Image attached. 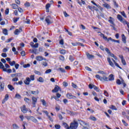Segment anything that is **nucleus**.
<instances>
[{"mask_svg":"<svg viewBox=\"0 0 129 129\" xmlns=\"http://www.w3.org/2000/svg\"><path fill=\"white\" fill-rule=\"evenodd\" d=\"M78 127V123L76 120H74L70 123V129H76Z\"/></svg>","mask_w":129,"mask_h":129,"instance_id":"1","label":"nucleus"},{"mask_svg":"<svg viewBox=\"0 0 129 129\" xmlns=\"http://www.w3.org/2000/svg\"><path fill=\"white\" fill-rule=\"evenodd\" d=\"M21 110L22 112H23V113H27V112H28V111L30 112V113H32V111L31 110V109H30L29 108L28 109L27 108V107H26V106L25 105H23L21 107Z\"/></svg>","mask_w":129,"mask_h":129,"instance_id":"2","label":"nucleus"},{"mask_svg":"<svg viewBox=\"0 0 129 129\" xmlns=\"http://www.w3.org/2000/svg\"><path fill=\"white\" fill-rule=\"evenodd\" d=\"M96 77L97 78V79H99L101 81H109V80L108 78L103 76L102 77H100L99 75H96Z\"/></svg>","mask_w":129,"mask_h":129,"instance_id":"3","label":"nucleus"},{"mask_svg":"<svg viewBox=\"0 0 129 129\" xmlns=\"http://www.w3.org/2000/svg\"><path fill=\"white\" fill-rule=\"evenodd\" d=\"M45 22L47 23L48 25H50V24L53 23V20H52V17L51 16H47L45 18Z\"/></svg>","mask_w":129,"mask_h":129,"instance_id":"4","label":"nucleus"},{"mask_svg":"<svg viewBox=\"0 0 129 129\" xmlns=\"http://www.w3.org/2000/svg\"><path fill=\"white\" fill-rule=\"evenodd\" d=\"M89 88L90 89H92V88H94V89L96 90L97 92H99V89L98 88L93 84H89Z\"/></svg>","mask_w":129,"mask_h":129,"instance_id":"5","label":"nucleus"},{"mask_svg":"<svg viewBox=\"0 0 129 129\" xmlns=\"http://www.w3.org/2000/svg\"><path fill=\"white\" fill-rule=\"evenodd\" d=\"M117 18L118 19V20H119V21H120V22H121V23H122V24H125V22H126V21L124 20V19H123V18H122V17L120 15L118 14L117 15Z\"/></svg>","mask_w":129,"mask_h":129,"instance_id":"6","label":"nucleus"},{"mask_svg":"<svg viewBox=\"0 0 129 129\" xmlns=\"http://www.w3.org/2000/svg\"><path fill=\"white\" fill-rule=\"evenodd\" d=\"M58 91H61V88H60L58 86H55L54 89L52 90V92H58Z\"/></svg>","mask_w":129,"mask_h":129,"instance_id":"7","label":"nucleus"},{"mask_svg":"<svg viewBox=\"0 0 129 129\" xmlns=\"http://www.w3.org/2000/svg\"><path fill=\"white\" fill-rule=\"evenodd\" d=\"M32 104L33 105V107H35L36 103H37V98L33 96L32 97Z\"/></svg>","mask_w":129,"mask_h":129,"instance_id":"8","label":"nucleus"},{"mask_svg":"<svg viewBox=\"0 0 129 129\" xmlns=\"http://www.w3.org/2000/svg\"><path fill=\"white\" fill-rule=\"evenodd\" d=\"M36 59L37 61H43V60H44V61H46L47 60L45 58L43 57V56H36Z\"/></svg>","mask_w":129,"mask_h":129,"instance_id":"9","label":"nucleus"},{"mask_svg":"<svg viewBox=\"0 0 129 129\" xmlns=\"http://www.w3.org/2000/svg\"><path fill=\"white\" fill-rule=\"evenodd\" d=\"M67 97L69 98V99H74V98H76V97L73 96L71 93H68L67 94Z\"/></svg>","mask_w":129,"mask_h":129,"instance_id":"10","label":"nucleus"},{"mask_svg":"<svg viewBox=\"0 0 129 129\" xmlns=\"http://www.w3.org/2000/svg\"><path fill=\"white\" fill-rule=\"evenodd\" d=\"M109 19L108 22L110 23V24H111V25H113V26H115V24H114V19L111 17H110Z\"/></svg>","mask_w":129,"mask_h":129,"instance_id":"11","label":"nucleus"},{"mask_svg":"<svg viewBox=\"0 0 129 129\" xmlns=\"http://www.w3.org/2000/svg\"><path fill=\"white\" fill-rule=\"evenodd\" d=\"M25 84L26 85H30V82H31V79L29 77H27L26 80L24 81Z\"/></svg>","mask_w":129,"mask_h":129,"instance_id":"12","label":"nucleus"},{"mask_svg":"<svg viewBox=\"0 0 129 129\" xmlns=\"http://www.w3.org/2000/svg\"><path fill=\"white\" fill-rule=\"evenodd\" d=\"M107 61L110 66H111L113 68H114V64H113V62L111 61V59L109 57L107 58Z\"/></svg>","mask_w":129,"mask_h":129,"instance_id":"13","label":"nucleus"},{"mask_svg":"<svg viewBox=\"0 0 129 129\" xmlns=\"http://www.w3.org/2000/svg\"><path fill=\"white\" fill-rule=\"evenodd\" d=\"M27 93H29V94H39V91L38 90H36V91H29Z\"/></svg>","mask_w":129,"mask_h":129,"instance_id":"14","label":"nucleus"},{"mask_svg":"<svg viewBox=\"0 0 129 129\" xmlns=\"http://www.w3.org/2000/svg\"><path fill=\"white\" fill-rule=\"evenodd\" d=\"M86 54L87 55V57L88 59H89V60H90V59H92V58H94V55H93L92 54H90L88 52H87Z\"/></svg>","mask_w":129,"mask_h":129,"instance_id":"15","label":"nucleus"},{"mask_svg":"<svg viewBox=\"0 0 129 129\" xmlns=\"http://www.w3.org/2000/svg\"><path fill=\"white\" fill-rule=\"evenodd\" d=\"M23 32V30H22V28H19V29H16L14 32L15 35H19L20 33H22Z\"/></svg>","mask_w":129,"mask_h":129,"instance_id":"16","label":"nucleus"},{"mask_svg":"<svg viewBox=\"0 0 129 129\" xmlns=\"http://www.w3.org/2000/svg\"><path fill=\"white\" fill-rule=\"evenodd\" d=\"M0 69H2L3 71H7V69L5 68V66L2 62L0 61Z\"/></svg>","mask_w":129,"mask_h":129,"instance_id":"17","label":"nucleus"},{"mask_svg":"<svg viewBox=\"0 0 129 129\" xmlns=\"http://www.w3.org/2000/svg\"><path fill=\"white\" fill-rule=\"evenodd\" d=\"M103 7H104V8H105L106 9H111V7H110V6L108 4H107V3H104L103 4H102Z\"/></svg>","mask_w":129,"mask_h":129,"instance_id":"18","label":"nucleus"},{"mask_svg":"<svg viewBox=\"0 0 129 129\" xmlns=\"http://www.w3.org/2000/svg\"><path fill=\"white\" fill-rule=\"evenodd\" d=\"M8 99H9V94H6L5 95L4 99L2 101V103H3V104L5 103V102H6V101H7L8 100Z\"/></svg>","mask_w":129,"mask_h":129,"instance_id":"19","label":"nucleus"},{"mask_svg":"<svg viewBox=\"0 0 129 129\" xmlns=\"http://www.w3.org/2000/svg\"><path fill=\"white\" fill-rule=\"evenodd\" d=\"M122 41L124 44L126 43V38L124 36V34L122 35Z\"/></svg>","mask_w":129,"mask_h":129,"instance_id":"20","label":"nucleus"},{"mask_svg":"<svg viewBox=\"0 0 129 129\" xmlns=\"http://www.w3.org/2000/svg\"><path fill=\"white\" fill-rule=\"evenodd\" d=\"M109 81H112L114 80V77H113V75L111 74L109 75L108 77Z\"/></svg>","mask_w":129,"mask_h":129,"instance_id":"21","label":"nucleus"},{"mask_svg":"<svg viewBox=\"0 0 129 129\" xmlns=\"http://www.w3.org/2000/svg\"><path fill=\"white\" fill-rule=\"evenodd\" d=\"M99 34L100 33V34L99 35L100 36V37H101L102 38H103V39L104 40H107V37H105V36H104V34L101 33V32H98Z\"/></svg>","mask_w":129,"mask_h":129,"instance_id":"22","label":"nucleus"},{"mask_svg":"<svg viewBox=\"0 0 129 129\" xmlns=\"http://www.w3.org/2000/svg\"><path fill=\"white\" fill-rule=\"evenodd\" d=\"M41 64L44 67H47V66H48V62H47L46 61H43L41 62Z\"/></svg>","mask_w":129,"mask_h":129,"instance_id":"23","label":"nucleus"},{"mask_svg":"<svg viewBox=\"0 0 129 129\" xmlns=\"http://www.w3.org/2000/svg\"><path fill=\"white\" fill-rule=\"evenodd\" d=\"M12 7L14 10H17L19 6H18V5L16 4H12Z\"/></svg>","mask_w":129,"mask_h":129,"instance_id":"24","label":"nucleus"},{"mask_svg":"<svg viewBox=\"0 0 129 129\" xmlns=\"http://www.w3.org/2000/svg\"><path fill=\"white\" fill-rule=\"evenodd\" d=\"M112 60H113V62L115 66H116L118 68H120V69H121V68L120 67L119 65H118V63H116V62L115 61V60H114V59H113V58H112Z\"/></svg>","mask_w":129,"mask_h":129,"instance_id":"25","label":"nucleus"},{"mask_svg":"<svg viewBox=\"0 0 129 129\" xmlns=\"http://www.w3.org/2000/svg\"><path fill=\"white\" fill-rule=\"evenodd\" d=\"M24 101L27 102V103H28V104L31 103V100L28 98H24Z\"/></svg>","mask_w":129,"mask_h":129,"instance_id":"26","label":"nucleus"},{"mask_svg":"<svg viewBox=\"0 0 129 129\" xmlns=\"http://www.w3.org/2000/svg\"><path fill=\"white\" fill-rule=\"evenodd\" d=\"M63 125L64 126V127L66 129H70V126H69V125H68L66 122H63Z\"/></svg>","mask_w":129,"mask_h":129,"instance_id":"27","label":"nucleus"},{"mask_svg":"<svg viewBox=\"0 0 129 129\" xmlns=\"http://www.w3.org/2000/svg\"><path fill=\"white\" fill-rule=\"evenodd\" d=\"M109 108H110V109H112L113 110H117V109L115 106H113V105H110Z\"/></svg>","mask_w":129,"mask_h":129,"instance_id":"28","label":"nucleus"},{"mask_svg":"<svg viewBox=\"0 0 129 129\" xmlns=\"http://www.w3.org/2000/svg\"><path fill=\"white\" fill-rule=\"evenodd\" d=\"M31 120L32 121H33V122H38V120H37V119L36 118H35L34 116H32L31 117Z\"/></svg>","mask_w":129,"mask_h":129,"instance_id":"29","label":"nucleus"},{"mask_svg":"<svg viewBox=\"0 0 129 129\" xmlns=\"http://www.w3.org/2000/svg\"><path fill=\"white\" fill-rule=\"evenodd\" d=\"M8 88L10 90H14L15 89V88L12 85H8Z\"/></svg>","mask_w":129,"mask_h":129,"instance_id":"30","label":"nucleus"},{"mask_svg":"<svg viewBox=\"0 0 129 129\" xmlns=\"http://www.w3.org/2000/svg\"><path fill=\"white\" fill-rule=\"evenodd\" d=\"M59 53L62 55H65L66 54V50L65 49H61L59 51Z\"/></svg>","mask_w":129,"mask_h":129,"instance_id":"31","label":"nucleus"},{"mask_svg":"<svg viewBox=\"0 0 129 129\" xmlns=\"http://www.w3.org/2000/svg\"><path fill=\"white\" fill-rule=\"evenodd\" d=\"M13 129H19V128H20L19 126L16 123H14V124H13Z\"/></svg>","mask_w":129,"mask_h":129,"instance_id":"32","label":"nucleus"},{"mask_svg":"<svg viewBox=\"0 0 129 129\" xmlns=\"http://www.w3.org/2000/svg\"><path fill=\"white\" fill-rule=\"evenodd\" d=\"M69 59V60H70L71 62H73L74 61V60L75 59L74 58V57H73V56H72V55H70Z\"/></svg>","mask_w":129,"mask_h":129,"instance_id":"33","label":"nucleus"},{"mask_svg":"<svg viewBox=\"0 0 129 129\" xmlns=\"http://www.w3.org/2000/svg\"><path fill=\"white\" fill-rule=\"evenodd\" d=\"M3 34H4V35H5L6 36L8 35V30L6 29H4L3 31Z\"/></svg>","mask_w":129,"mask_h":129,"instance_id":"34","label":"nucleus"},{"mask_svg":"<svg viewBox=\"0 0 129 129\" xmlns=\"http://www.w3.org/2000/svg\"><path fill=\"white\" fill-rule=\"evenodd\" d=\"M58 58L61 61H64L65 60V57L63 55H59Z\"/></svg>","mask_w":129,"mask_h":129,"instance_id":"35","label":"nucleus"},{"mask_svg":"<svg viewBox=\"0 0 129 129\" xmlns=\"http://www.w3.org/2000/svg\"><path fill=\"white\" fill-rule=\"evenodd\" d=\"M80 124L81 125H88V126H89L88 124H87V123H85V122L83 121H81L80 122Z\"/></svg>","mask_w":129,"mask_h":129,"instance_id":"36","label":"nucleus"},{"mask_svg":"<svg viewBox=\"0 0 129 129\" xmlns=\"http://www.w3.org/2000/svg\"><path fill=\"white\" fill-rule=\"evenodd\" d=\"M50 7H51V5H50V4H47L46 5L45 8L47 12H49V8H50Z\"/></svg>","mask_w":129,"mask_h":129,"instance_id":"37","label":"nucleus"},{"mask_svg":"<svg viewBox=\"0 0 129 129\" xmlns=\"http://www.w3.org/2000/svg\"><path fill=\"white\" fill-rule=\"evenodd\" d=\"M12 51L13 52H14V54H15V55H18V51H16V48H15V47H14L13 48H12Z\"/></svg>","mask_w":129,"mask_h":129,"instance_id":"38","label":"nucleus"},{"mask_svg":"<svg viewBox=\"0 0 129 129\" xmlns=\"http://www.w3.org/2000/svg\"><path fill=\"white\" fill-rule=\"evenodd\" d=\"M5 87L4 85H3V83H1L0 85V91H3Z\"/></svg>","mask_w":129,"mask_h":129,"instance_id":"39","label":"nucleus"},{"mask_svg":"<svg viewBox=\"0 0 129 129\" xmlns=\"http://www.w3.org/2000/svg\"><path fill=\"white\" fill-rule=\"evenodd\" d=\"M113 2L114 7H115L116 8H118V4L116 3V1H115V0H113Z\"/></svg>","mask_w":129,"mask_h":129,"instance_id":"40","label":"nucleus"},{"mask_svg":"<svg viewBox=\"0 0 129 129\" xmlns=\"http://www.w3.org/2000/svg\"><path fill=\"white\" fill-rule=\"evenodd\" d=\"M38 81H39V82L43 83L44 82V79H43L42 77H39L38 79Z\"/></svg>","mask_w":129,"mask_h":129,"instance_id":"41","label":"nucleus"},{"mask_svg":"<svg viewBox=\"0 0 129 129\" xmlns=\"http://www.w3.org/2000/svg\"><path fill=\"white\" fill-rule=\"evenodd\" d=\"M9 63L10 64L11 66H14V65H16V61L13 60L12 62L10 61Z\"/></svg>","mask_w":129,"mask_h":129,"instance_id":"42","label":"nucleus"},{"mask_svg":"<svg viewBox=\"0 0 129 129\" xmlns=\"http://www.w3.org/2000/svg\"><path fill=\"white\" fill-rule=\"evenodd\" d=\"M104 94L105 96H106V97H108V96H109L108 93L106 90L104 91Z\"/></svg>","mask_w":129,"mask_h":129,"instance_id":"43","label":"nucleus"},{"mask_svg":"<svg viewBox=\"0 0 129 129\" xmlns=\"http://www.w3.org/2000/svg\"><path fill=\"white\" fill-rule=\"evenodd\" d=\"M52 72V70L51 69H48L46 70L45 72V74H49Z\"/></svg>","mask_w":129,"mask_h":129,"instance_id":"44","label":"nucleus"},{"mask_svg":"<svg viewBox=\"0 0 129 129\" xmlns=\"http://www.w3.org/2000/svg\"><path fill=\"white\" fill-rule=\"evenodd\" d=\"M121 62L124 66H125V65H126V62H125V60L124 58H123V59H121Z\"/></svg>","mask_w":129,"mask_h":129,"instance_id":"45","label":"nucleus"},{"mask_svg":"<svg viewBox=\"0 0 129 129\" xmlns=\"http://www.w3.org/2000/svg\"><path fill=\"white\" fill-rule=\"evenodd\" d=\"M30 66H31V65L30 64V63H27L26 64L23 65L24 68H28V67H30Z\"/></svg>","mask_w":129,"mask_h":129,"instance_id":"46","label":"nucleus"},{"mask_svg":"<svg viewBox=\"0 0 129 129\" xmlns=\"http://www.w3.org/2000/svg\"><path fill=\"white\" fill-rule=\"evenodd\" d=\"M122 122L123 123V124H124L125 126H127V125H128V124H127V123H126V122H125L124 120L122 119Z\"/></svg>","mask_w":129,"mask_h":129,"instance_id":"47","label":"nucleus"},{"mask_svg":"<svg viewBox=\"0 0 129 129\" xmlns=\"http://www.w3.org/2000/svg\"><path fill=\"white\" fill-rule=\"evenodd\" d=\"M89 118L91 120H96V118L93 116H91Z\"/></svg>","mask_w":129,"mask_h":129,"instance_id":"48","label":"nucleus"},{"mask_svg":"<svg viewBox=\"0 0 129 129\" xmlns=\"http://www.w3.org/2000/svg\"><path fill=\"white\" fill-rule=\"evenodd\" d=\"M32 117V116H25V118H26L28 119V120H31Z\"/></svg>","mask_w":129,"mask_h":129,"instance_id":"49","label":"nucleus"},{"mask_svg":"<svg viewBox=\"0 0 129 129\" xmlns=\"http://www.w3.org/2000/svg\"><path fill=\"white\" fill-rule=\"evenodd\" d=\"M37 38H38L39 40H44V37H42L41 35H38Z\"/></svg>","mask_w":129,"mask_h":129,"instance_id":"50","label":"nucleus"},{"mask_svg":"<svg viewBox=\"0 0 129 129\" xmlns=\"http://www.w3.org/2000/svg\"><path fill=\"white\" fill-rule=\"evenodd\" d=\"M4 71L6 72H7V73H12V69H9L8 70L6 69V71Z\"/></svg>","mask_w":129,"mask_h":129,"instance_id":"51","label":"nucleus"},{"mask_svg":"<svg viewBox=\"0 0 129 129\" xmlns=\"http://www.w3.org/2000/svg\"><path fill=\"white\" fill-rule=\"evenodd\" d=\"M58 70H59V71H60V72H62V73H64L65 72V70L62 68H59L58 69Z\"/></svg>","mask_w":129,"mask_h":129,"instance_id":"52","label":"nucleus"},{"mask_svg":"<svg viewBox=\"0 0 129 129\" xmlns=\"http://www.w3.org/2000/svg\"><path fill=\"white\" fill-rule=\"evenodd\" d=\"M30 80H32V81H34L35 80V76L34 75L30 76Z\"/></svg>","mask_w":129,"mask_h":129,"instance_id":"53","label":"nucleus"},{"mask_svg":"<svg viewBox=\"0 0 129 129\" xmlns=\"http://www.w3.org/2000/svg\"><path fill=\"white\" fill-rule=\"evenodd\" d=\"M15 97L16 98H18V99H20V98H21V95L19 94H16Z\"/></svg>","mask_w":129,"mask_h":129,"instance_id":"54","label":"nucleus"},{"mask_svg":"<svg viewBox=\"0 0 129 129\" xmlns=\"http://www.w3.org/2000/svg\"><path fill=\"white\" fill-rule=\"evenodd\" d=\"M85 68L86 70H87V71H90V72L92 71L91 69H90V68H89L88 67H86Z\"/></svg>","mask_w":129,"mask_h":129,"instance_id":"55","label":"nucleus"},{"mask_svg":"<svg viewBox=\"0 0 129 129\" xmlns=\"http://www.w3.org/2000/svg\"><path fill=\"white\" fill-rule=\"evenodd\" d=\"M121 15L124 17V18H126V15H125V13H124V11H122L121 12Z\"/></svg>","mask_w":129,"mask_h":129,"instance_id":"56","label":"nucleus"},{"mask_svg":"<svg viewBox=\"0 0 129 129\" xmlns=\"http://www.w3.org/2000/svg\"><path fill=\"white\" fill-rule=\"evenodd\" d=\"M62 85H63V86H65V87H67V86H68V83H67V82H63L62 83Z\"/></svg>","mask_w":129,"mask_h":129,"instance_id":"57","label":"nucleus"},{"mask_svg":"<svg viewBox=\"0 0 129 129\" xmlns=\"http://www.w3.org/2000/svg\"><path fill=\"white\" fill-rule=\"evenodd\" d=\"M55 127L56 129H60V128L61 127V126H60V125L59 124H55Z\"/></svg>","mask_w":129,"mask_h":129,"instance_id":"58","label":"nucleus"},{"mask_svg":"<svg viewBox=\"0 0 129 129\" xmlns=\"http://www.w3.org/2000/svg\"><path fill=\"white\" fill-rule=\"evenodd\" d=\"M24 6L25 7H30V6H31V4H30L29 3V2H26L25 4H24Z\"/></svg>","mask_w":129,"mask_h":129,"instance_id":"59","label":"nucleus"},{"mask_svg":"<svg viewBox=\"0 0 129 129\" xmlns=\"http://www.w3.org/2000/svg\"><path fill=\"white\" fill-rule=\"evenodd\" d=\"M18 81H19V79L17 77L14 78L12 79V81H14V82Z\"/></svg>","mask_w":129,"mask_h":129,"instance_id":"60","label":"nucleus"},{"mask_svg":"<svg viewBox=\"0 0 129 129\" xmlns=\"http://www.w3.org/2000/svg\"><path fill=\"white\" fill-rule=\"evenodd\" d=\"M78 43L79 42H75V43H73V42H72V44L73 45V46H78Z\"/></svg>","mask_w":129,"mask_h":129,"instance_id":"61","label":"nucleus"},{"mask_svg":"<svg viewBox=\"0 0 129 129\" xmlns=\"http://www.w3.org/2000/svg\"><path fill=\"white\" fill-rule=\"evenodd\" d=\"M80 28H81V29H82L83 30H85V29H86V28H85V26H84V25H82V24H81V25H80Z\"/></svg>","mask_w":129,"mask_h":129,"instance_id":"62","label":"nucleus"},{"mask_svg":"<svg viewBox=\"0 0 129 129\" xmlns=\"http://www.w3.org/2000/svg\"><path fill=\"white\" fill-rule=\"evenodd\" d=\"M21 76H22V74L21 73H17L16 74V78L21 77Z\"/></svg>","mask_w":129,"mask_h":129,"instance_id":"63","label":"nucleus"},{"mask_svg":"<svg viewBox=\"0 0 129 129\" xmlns=\"http://www.w3.org/2000/svg\"><path fill=\"white\" fill-rule=\"evenodd\" d=\"M41 101L42 102L43 105H46V101L44 100H41Z\"/></svg>","mask_w":129,"mask_h":129,"instance_id":"64","label":"nucleus"}]
</instances>
